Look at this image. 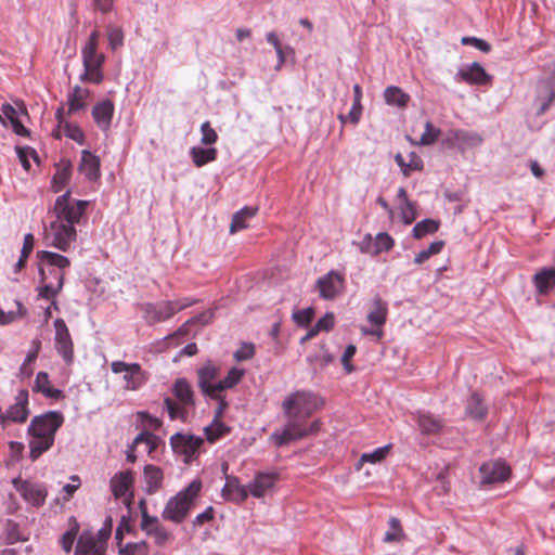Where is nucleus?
<instances>
[{
    "mask_svg": "<svg viewBox=\"0 0 555 555\" xmlns=\"http://www.w3.org/2000/svg\"><path fill=\"white\" fill-rule=\"evenodd\" d=\"M357 348L354 345H348L341 357V364L347 373L354 371V366L350 363L351 358L356 354Z\"/></svg>",
    "mask_w": 555,
    "mask_h": 555,
    "instance_id": "nucleus-55",
    "label": "nucleus"
},
{
    "mask_svg": "<svg viewBox=\"0 0 555 555\" xmlns=\"http://www.w3.org/2000/svg\"><path fill=\"white\" fill-rule=\"evenodd\" d=\"M12 485L29 505L36 508L44 505L48 496V488L44 483L16 477L12 480Z\"/></svg>",
    "mask_w": 555,
    "mask_h": 555,
    "instance_id": "nucleus-11",
    "label": "nucleus"
},
{
    "mask_svg": "<svg viewBox=\"0 0 555 555\" xmlns=\"http://www.w3.org/2000/svg\"><path fill=\"white\" fill-rule=\"evenodd\" d=\"M388 525L389 530L385 533L384 542H399L404 539V532L398 518L390 517Z\"/></svg>",
    "mask_w": 555,
    "mask_h": 555,
    "instance_id": "nucleus-38",
    "label": "nucleus"
},
{
    "mask_svg": "<svg viewBox=\"0 0 555 555\" xmlns=\"http://www.w3.org/2000/svg\"><path fill=\"white\" fill-rule=\"evenodd\" d=\"M373 309L367 314V320L371 324L383 326L387 319V302L379 296H376L372 302Z\"/></svg>",
    "mask_w": 555,
    "mask_h": 555,
    "instance_id": "nucleus-35",
    "label": "nucleus"
},
{
    "mask_svg": "<svg viewBox=\"0 0 555 555\" xmlns=\"http://www.w3.org/2000/svg\"><path fill=\"white\" fill-rule=\"evenodd\" d=\"M461 80L470 85H487L491 77L486 73L485 68L477 62H474L465 68H461L457 73Z\"/></svg>",
    "mask_w": 555,
    "mask_h": 555,
    "instance_id": "nucleus-24",
    "label": "nucleus"
},
{
    "mask_svg": "<svg viewBox=\"0 0 555 555\" xmlns=\"http://www.w3.org/2000/svg\"><path fill=\"white\" fill-rule=\"evenodd\" d=\"M395 245L393 238L386 232H380L376 235L374 242L373 254L377 255L383 251H389Z\"/></svg>",
    "mask_w": 555,
    "mask_h": 555,
    "instance_id": "nucleus-43",
    "label": "nucleus"
},
{
    "mask_svg": "<svg viewBox=\"0 0 555 555\" xmlns=\"http://www.w3.org/2000/svg\"><path fill=\"white\" fill-rule=\"evenodd\" d=\"M108 43L112 50H116L124 44V33L120 28L114 27L108 29Z\"/></svg>",
    "mask_w": 555,
    "mask_h": 555,
    "instance_id": "nucleus-52",
    "label": "nucleus"
},
{
    "mask_svg": "<svg viewBox=\"0 0 555 555\" xmlns=\"http://www.w3.org/2000/svg\"><path fill=\"white\" fill-rule=\"evenodd\" d=\"M91 92L87 88L75 86L67 96L68 114L76 113L87 106Z\"/></svg>",
    "mask_w": 555,
    "mask_h": 555,
    "instance_id": "nucleus-29",
    "label": "nucleus"
},
{
    "mask_svg": "<svg viewBox=\"0 0 555 555\" xmlns=\"http://www.w3.org/2000/svg\"><path fill=\"white\" fill-rule=\"evenodd\" d=\"M172 393L178 402L167 397L164 399L165 409L171 421L188 418V409L194 408V391L191 384L185 378H178L172 385Z\"/></svg>",
    "mask_w": 555,
    "mask_h": 555,
    "instance_id": "nucleus-8",
    "label": "nucleus"
},
{
    "mask_svg": "<svg viewBox=\"0 0 555 555\" xmlns=\"http://www.w3.org/2000/svg\"><path fill=\"white\" fill-rule=\"evenodd\" d=\"M72 481H75V485L67 483L63 487V491L67 494L66 500H69L75 491L80 487V478L77 475H73L70 477Z\"/></svg>",
    "mask_w": 555,
    "mask_h": 555,
    "instance_id": "nucleus-61",
    "label": "nucleus"
},
{
    "mask_svg": "<svg viewBox=\"0 0 555 555\" xmlns=\"http://www.w3.org/2000/svg\"><path fill=\"white\" fill-rule=\"evenodd\" d=\"M280 476L275 472H259L254 479L245 486V498L250 494L257 499H266L273 496L275 486Z\"/></svg>",
    "mask_w": 555,
    "mask_h": 555,
    "instance_id": "nucleus-13",
    "label": "nucleus"
},
{
    "mask_svg": "<svg viewBox=\"0 0 555 555\" xmlns=\"http://www.w3.org/2000/svg\"><path fill=\"white\" fill-rule=\"evenodd\" d=\"M242 229H243V209H241L234 214L232 223L230 227V232L236 233Z\"/></svg>",
    "mask_w": 555,
    "mask_h": 555,
    "instance_id": "nucleus-62",
    "label": "nucleus"
},
{
    "mask_svg": "<svg viewBox=\"0 0 555 555\" xmlns=\"http://www.w3.org/2000/svg\"><path fill=\"white\" fill-rule=\"evenodd\" d=\"M140 443H145L149 448V452H152L156 448L157 437L152 433L143 431L133 440V446H138Z\"/></svg>",
    "mask_w": 555,
    "mask_h": 555,
    "instance_id": "nucleus-51",
    "label": "nucleus"
},
{
    "mask_svg": "<svg viewBox=\"0 0 555 555\" xmlns=\"http://www.w3.org/2000/svg\"><path fill=\"white\" fill-rule=\"evenodd\" d=\"M465 413L468 417L476 421H482L487 416L488 409L477 392H473L467 398Z\"/></svg>",
    "mask_w": 555,
    "mask_h": 555,
    "instance_id": "nucleus-30",
    "label": "nucleus"
},
{
    "mask_svg": "<svg viewBox=\"0 0 555 555\" xmlns=\"http://www.w3.org/2000/svg\"><path fill=\"white\" fill-rule=\"evenodd\" d=\"M92 5L94 10L108 13L113 8V0H93Z\"/></svg>",
    "mask_w": 555,
    "mask_h": 555,
    "instance_id": "nucleus-63",
    "label": "nucleus"
},
{
    "mask_svg": "<svg viewBox=\"0 0 555 555\" xmlns=\"http://www.w3.org/2000/svg\"><path fill=\"white\" fill-rule=\"evenodd\" d=\"M55 328V349L63 358L66 364H72L74 361V343L69 330L63 319L54 321Z\"/></svg>",
    "mask_w": 555,
    "mask_h": 555,
    "instance_id": "nucleus-17",
    "label": "nucleus"
},
{
    "mask_svg": "<svg viewBox=\"0 0 555 555\" xmlns=\"http://www.w3.org/2000/svg\"><path fill=\"white\" fill-rule=\"evenodd\" d=\"M64 132L65 135L75 142L82 144L85 141L83 131L76 124L64 122Z\"/></svg>",
    "mask_w": 555,
    "mask_h": 555,
    "instance_id": "nucleus-47",
    "label": "nucleus"
},
{
    "mask_svg": "<svg viewBox=\"0 0 555 555\" xmlns=\"http://www.w3.org/2000/svg\"><path fill=\"white\" fill-rule=\"evenodd\" d=\"M40 346H41V343L39 340H34L33 341L34 348L28 352L24 362L33 365V363L36 361V359L38 357Z\"/></svg>",
    "mask_w": 555,
    "mask_h": 555,
    "instance_id": "nucleus-64",
    "label": "nucleus"
},
{
    "mask_svg": "<svg viewBox=\"0 0 555 555\" xmlns=\"http://www.w3.org/2000/svg\"><path fill=\"white\" fill-rule=\"evenodd\" d=\"M440 133H441L440 129L434 127L431 121L427 120L425 122V131L421 135L420 140L417 142H415V144L423 145V146L431 145L437 141Z\"/></svg>",
    "mask_w": 555,
    "mask_h": 555,
    "instance_id": "nucleus-41",
    "label": "nucleus"
},
{
    "mask_svg": "<svg viewBox=\"0 0 555 555\" xmlns=\"http://www.w3.org/2000/svg\"><path fill=\"white\" fill-rule=\"evenodd\" d=\"M89 204L88 201L80 199L73 202L69 191L59 196L53 208L55 219L44 230L46 243L67 251L77 237L75 224L79 223Z\"/></svg>",
    "mask_w": 555,
    "mask_h": 555,
    "instance_id": "nucleus-2",
    "label": "nucleus"
},
{
    "mask_svg": "<svg viewBox=\"0 0 555 555\" xmlns=\"http://www.w3.org/2000/svg\"><path fill=\"white\" fill-rule=\"evenodd\" d=\"M402 220L405 224L412 223L416 218V211L413 203L406 201L401 207Z\"/></svg>",
    "mask_w": 555,
    "mask_h": 555,
    "instance_id": "nucleus-58",
    "label": "nucleus"
},
{
    "mask_svg": "<svg viewBox=\"0 0 555 555\" xmlns=\"http://www.w3.org/2000/svg\"><path fill=\"white\" fill-rule=\"evenodd\" d=\"M194 302L195 301L190 298L146 302L141 305V311L143 312L145 322L153 325L169 320L179 311L194 305Z\"/></svg>",
    "mask_w": 555,
    "mask_h": 555,
    "instance_id": "nucleus-9",
    "label": "nucleus"
},
{
    "mask_svg": "<svg viewBox=\"0 0 555 555\" xmlns=\"http://www.w3.org/2000/svg\"><path fill=\"white\" fill-rule=\"evenodd\" d=\"M111 370L115 374H122L124 388L126 390H138L149 379V374L139 363H127L124 361H113Z\"/></svg>",
    "mask_w": 555,
    "mask_h": 555,
    "instance_id": "nucleus-10",
    "label": "nucleus"
},
{
    "mask_svg": "<svg viewBox=\"0 0 555 555\" xmlns=\"http://www.w3.org/2000/svg\"><path fill=\"white\" fill-rule=\"evenodd\" d=\"M481 483L492 485L508 479L511 468L503 461H489L480 466Z\"/></svg>",
    "mask_w": 555,
    "mask_h": 555,
    "instance_id": "nucleus-18",
    "label": "nucleus"
},
{
    "mask_svg": "<svg viewBox=\"0 0 555 555\" xmlns=\"http://www.w3.org/2000/svg\"><path fill=\"white\" fill-rule=\"evenodd\" d=\"M314 317V310L312 307H308L301 310L293 312V320L299 327H307Z\"/></svg>",
    "mask_w": 555,
    "mask_h": 555,
    "instance_id": "nucleus-44",
    "label": "nucleus"
},
{
    "mask_svg": "<svg viewBox=\"0 0 555 555\" xmlns=\"http://www.w3.org/2000/svg\"><path fill=\"white\" fill-rule=\"evenodd\" d=\"M115 112V105L111 100L98 102L92 108V117L98 127L103 131H108Z\"/></svg>",
    "mask_w": 555,
    "mask_h": 555,
    "instance_id": "nucleus-22",
    "label": "nucleus"
},
{
    "mask_svg": "<svg viewBox=\"0 0 555 555\" xmlns=\"http://www.w3.org/2000/svg\"><path fill=\"white\" fill-rule=\"evenodd\" d=\"M439 221L434 219H424L420 222H417L413 230L412 235L414 238H422L428 234H434L439 230Z\"/></svg>",
    "mask_w": 555,
    "mask_h": 555,
    "instance_id": "nucleus-37",
    "label": "nucleus"
},
{
    "mask_svg": "<svg viewBox=\"0 0 555 555\" xmlns=\"http://www.w3.org/2000/svg\"><path fill=\"white\" fill-rule=\"evenodd\" d=\"M405 167L409 177L413 171H422L424 168V162L415 152H411Z\"/></svg>",
    "mask_w": 555,
    "mask_h": 555,
    "instance_id": "nucleus-54",
    "label": "nucleus"
},
{
    "mask_svg": "<svg viewBox=\"0 0 555 555\" xmlns=\"http://www.w3.org/2000/svg\"><path fill=\"white\" fill-rule=\"evenodd\" d=\"M2 114H0V121L4 124V118H7L13 131L22 137H26L29 134L28 130L23 126L21 120L18 119V112L9 103H4L1 107Z\"/></svg>",
    "mask_w": 555,
    "mask_h": 555,
    "instance_id": "nucleus-33",
    "label": "nucleus"
},
{
    "mask_svg": "<svg viewBox=\"0 0 555 555\" xmlns=\"http://www.w3.org/2000/svg\"><path fill=\"white\" fill-rule=\"evenodd\" d=\"M384 100L390 106L406 107L411 96L397 86H389L384 91Z\"/></svg>",
    "mask_w": 555,
    "mask_h": 555,
    "instance_id": "nucleus-34",
    "label": "nucleus"
},
{
    "mask_svg": "<svg viewBox=\"0 0 555 555\" xmlns=\"http://www.w3.org/2000/svg\"><path fill=\"white\" fill-rule=\"evenodd\" d=\"M28 415V391L22 389L15 397V403L5 412L7 422L10 421L22 424L26 422Z\"/></svg>",
    "mask_w": 555,
    "mask_h": 555,
    "instance_id": "nucleus-20",
    "label": "nucleus"
},
{
    "mask_svg": "<svg viewBox=\"0 0 555 555\" xmlns=\"http://www.w3.org/2000/svg\"><path fill=\"white\" fill-rule=\"evenodd\" d=\"M308 361L310 363L319 362L321 366H327L334 361V357L322 346L321 352L315 356H309Z\"/></svg>",
    "mask_w": 555,
    "mask_h": 555,
    "instance_id": "nucleus-53",
    "label": "nucleus"
},
{
    "mask_svg": "<svg viewBox=\"0 0 555 555\" xmlns=\"http://www.w3.org/2000/svg\"><path fill=\"white\" fill-rule=\"evenodd\" d=\"M100 34L93 30L81 50L83 73L79 79L82 82L100 85L104 80L103 64L105 55L98 51Z\"/></svg>",
    "mask_w": 555,
    "mask_h": 555,
    "instance_id": "nucleus-7",
    "label": "nucleus"
},
{
    "mask_svg": "<svg viewBox=\"0 0 555 555\" xmlns=\"http://www.w3.org/2000/svg\"><path fill=\"white\" fill-rule=\"evenodd\" d=\"M225 483L222 489V496L232 502H243V486L240 478L228 475L225 472Z\"/></svg>",
    "mask_w": 555,
    "mask_h": 555,
    "instance_id": "nucleus-32",
    "label": "nucleus"
},
{
    "mask_svg": "<svg viewBox=\"0 0 555 555\" xmlns=\"http://www.w3.org/2000/svg\"><path fill=\"white\" fill-rule=\"evenodd\" d=\"M170 444L175 453L184 457V463H191L198 457L204 440L191 434L177 433L170 438Z\"/></svg>",
    "mask_w": 555,
    "mask_h": 555,
    "instance_id": "nucleus-12",
    "label": "nucleus"
},
{
    "mask_svg": "<svg viewBox=\"0 0 555 555\" xmlns=\"http://www.w3.org/2000/svg\"><path fill=\"white\" fill-rule=\"evenodd\" d=\"M243 371L232 367L224 377L221 375V366L208 361L197 370V386L203 396L217 402L216 418H219L228 403L227 391L232 389L242 378Z\"/></svg>",
    "mask_w": 555,
    "mask_h": 555,
    "instance_id": "nucleus-3",
    "label": "nucleus"
},
{
    "mask_svg": "<svg viewBox=\"0 0 555 555\" xmlns=\"http://www.w3.org/2000/svg\"><path fill=\"white\" fill-rule=\"evenodd\" d=\"M16 310H10L5 312L0 307V324L5 325L13 321H15L18 318H22L26 314V309L24 308L23 304L18 300H15Z\"/></svg>",
    "mask_w": 555,
    "mask_h": 555,
    "instance_id": "nucleus-42",
    "label": "nucleus"
},
{
    "mask_svg": "<svg viewBox=\"0 0 555 555\" xmlns=\"http://www.w3.org/2000/svg\"><path fill=\"white\" fill-rule=\"evenodd\" d=\"M16 152H17V155H18V158H20V162L22 163L23 167L25 170H29L30 169V163H29V158H34L35 160L38 159V155H37V152L31 149V147H16Z\"/></svg>",
    "mask_w": 555,
    "mask_h": 555,
    "instance_id": "nucleus-49",
    "label": "nucleus"
},
{
    "mask_svg": "<svg viewBox=\"0 0 555 555\" xmlns=\"http://www.w3.org/2000/svg\"><path fill=\"white\" fill-rule=\"evenodd\" d=\"M36 257L40 275L38 297L52 300V306L57 311L56 296L64 286L65 270L70 267V260L66 256L48 250L37 251Z\"/></svg>",
    "mask_w": 555,
    "mask_h": 555,
    "instance_id": "nucleus-4",
    "label": "nucleus"
},
{
    "mask_svg": "<svg viewBox=\"0 0 555 555\" xmlns=\"http://www.w3.org/2000/svg\"><path fill=\"white\" fill-rule=\"evenodd\" d=\"M416 423L423 435H437L443 428V422L428 412H417Z\"/></svg>",
    "mask_w": 555,
    "mask_h": 555,
    "instance_id": "nucleus-28",
    "label": "nucleus"
},
{
    "mask_svg": "<svg viewBox=\"0 0 555 555\" xmlns=\"http://www.w3.org/2000/svg\"><path fill=\"white\" fill-rule=\"evenodd\" d=\"M75 555H105V546L94 533L85 531L78 538Z\"/></svg>",
    "mask_w": 555,
    "mask_h": 555,
    "instance_id": "nucleus-21",
    "label": "nucleus"
},
{
    "mask_svg": "<svg viewBox=\"0 0 555 555\" xmlns=\"http://www.w3.org/2000/svg\"><path fill=\"white\" fill-rule=\"evenodd\" d=\"M134 474L127 469L116 473L109 480V487L115 499H124L127 507L133 502Z\"/></svg>",
    "mask_w": 555,
    "mask_h": 555,
    "instance_id": "nucleus-15",
    "label": "nucleus"
},
{
    "mask_svg": "<svg viewBox=\"0 0 555 555\" xmlns=\"http://www.w3.org/2000/svg\"><path fill=\"white\" fill-rule=\"evenodd\" d=\"M150 547L146 542L128 543L120 548L121 555H149Z\"/></svg>",
    "mask_w": 555,
    "mask_h": 555,
    "instance_id": "nucleus-45",
    "label": "nucleus"
},
{
    "mask_svg": "<svg viewBox=\"0 0 555 555\" xmlns=\"http://www.w3.org/2000/svg\"><path fill=\"white\" fill-rule=\"evenodd\" d=\"M344 284L343 275L334 270L321 276L317 282L320 296L324 299H334L343 292Z\"/></svg>",
    "mask_w": 555,
    "mask_h": 555,
    "instance_id": "nucleus-19",
    "label": "nucleus"
},
{
    "mask_svg": "<svg viewBox=\"0 0 555 555\" xmlns=\"http://www.w3.org/2000/svg\"><path fill=\"white\" fill-rule=\"evenodd\" d=\"M225 431L227 428L218 422H215L210 426L205 427L206 438L211 443L221 438Z\"/></svg>",
    "mask_w": 555,
    "mask_h": 555,
    "instance_id": "nucleus-48",
    "label": "nucleus"
},
{
    "mask_svg": "<svg viewBox=\"0 0 555 555\" xmlns=\"http://www.w3.org/2000/svg\"><path fill=\"white\" fill-rule=\"evenodd\" d=\"M190 156L196 167H202L217 158V150L215 147L194 146L190 150Z\"/></svg>",
    "mask_w": 555,
    "mask_h": 555,
    "instance_id": "nucleus-36",
    "label": "nucleus"
},
{
    "mask_svg": "<svg viewBox=\"0 0 555 555\" xmlns=\"http://www.w3.org/2000/svg\"><path fill=\"white\" fill-rule=\"evenodd\" d=\"M462 43L472 44L483 53H489L491 51V46L487 41L477 37H464L462 38Z\"/></svg>",
    "mask_w": 555,
    "mask_h": 555,
    "instance_id": "nucleus-57",
    "label": "nucleus"
},
{
    "mask_svg": "<svg viewBox=\"0 0 555 555\" xmlns=\"http://www.w3.org/2000/svg\"><path fill=\"white\" fill-rule=\"evenodd\" d=\"M533 285L541 295H546L555 288V268H543L533 275Z\"/></svg>",
    "mask_w": 555,
    "mask_h": 555,
    "instance_id": "nucleus-27",
    "label": "nucleus"
},
{
    "mask_svg": "<svg viewBox=\"0 0 555 555\" xmlns=\"http://www.w3.org/2000/svg\"><path fill=\"white\" fill-rule=\"evenodd\" d=\"M201 490L202 481L199 479H195L185 489L170 498L162 513L163 519L175 524L183 522L189 516L194 505V501L198 496Z\"/></svg>",
    "mask_w": 555,
    "mask_h": 555,
    "instance_id": "nucleus-6",
    "label": "nucleus"
},
{
    "mask_svg": "<svg viewBox=\"0 0 555 555\" xmlns=\"http://www.w3.org/2000/svg\"><path fill=\"white\" fill-rule=\"evenodd\" d=\"M325 402L319 395L308 390H297L287 396L282 409L286 424L281 430H275L271 439L278 447L315 435L321 429V421L308 423V418L324 406Z\"/></svg>",
    "mask_w": 555,
    "mask_h": 555,
    "instance_id": "nucleus-1",
    "label": "nucleus"
},
{
    "mask_svg": "<svg viewBox=\"0 0 555 555\" xmlns=\"http://www.w3.org/2000/svg\"><path fill=\"white\" fill-rule=\"evenodd\" d=\"M33 391L42 393L46 398L53 400H60L65 397L62 390L54 388L51 385L49 375L46 372H39L37 374Z\"/></svg>",
    "mask_w": 555,
    "mask_h": 555,
    "instance_id": "nucleus-26",
    "label": "nucleus"
},
{
    "mask_svg": "<svg viewBox=\"0 0 555 555\" xmlns=\"http://www.w3.org/2000/svg\"><path fill=\"white\" fill-rule=\"evenodd\" d=\"M100 166V158L96 155L87 150L82 151L78 170L86 179L91 182L99 180L101 177Z\"/></svg>",
    "mask_w": 555,
    "mask_h": 555,
    "instance_id": "nucleus-23",
    "label": "nucleus"
},
{
    "mask_svg": "<svg viewBox=\"0 0 555 555\" xmlns=\"http://www.w3.org/2000/svg\"><path fill=\"white\" fill-rule=\"evenodd\" d=\"M70 173L72 170L68 164L57 168L52 180V188L54 192H60L68 183Z\"/></svg>",
    "mask_w": 555,
    "mask_h": 555,
    "instance_id": "nucleus-40",
    "label": "nucleus"
},
{
    "mask_svg": "<svg viewBox=\"0 0 555 555\" xmlns=\"http://www.w3.org/2000/svg\"><path fill=\"white\" fill-rule=\"evenodd\" d=\"M214 518V508L211 506L207 507L203 513L198 514L193 520V525L202 526Z\"/></svg>",
    "mask_w": 555,
    "mask_h": 555,
    "instance_id": "nucleus-59",
    "label": "nucleus"
},
{
    "mask_svg": "<svg viewBox=\"0 0 555 555\" xmlns=\"http://www.w3.org/2000/svg\"><path fill=\"white\" fill-rule=\"evenodd\" d=\"M555 101V62L551 66V74L538 81L535 102L539 104L537 114H545Z\"/></svg>",
    "mask_w": 555,
    "mask_h": 555,
    "instance_id": "nucleus-16",
    "label": "nucleus"
},
{
    "mask_svg": "<svg viewBox=\"0 0 555 555\" xmlns=\"http://www.w3.org/2000/svg\"><path fill=\"white\" fill-rule=\"evenodd\" d=\"M202 139L201 142L204 145H211L217 142L218 134L216 130L211 127L209 121H205L201 126Z\"/></svg>",
    "mask_w": 555,
    "mask_h": 555,
    "instance_id": "nucleus-46",
    "label": "nucleus"
},
{
    "mask_svg": "<svg viewBox=\"0 0 555 555\" xmlns=\"http://www.w3.org/2000/svg\"><path fill=\"white\" fill-rule=\"evenodd\" d=\"M362 114V104L353 102L352 107L348 114V119L351 124L357 125L360 121Z\"/></svg>",
    "mask_w": 555,
    "mask_h": 555,
    "instance_id": "nucleus-60",
    "label": "nucleus"
},
{
    "mask_svg": "<svg viewBox=\"0 0 555 555\" xmlns=\"http://www.w3.org/2000/svg\"><path fill=\"white\" fill-rule=\"evenodd\" d=\"M335 324V318L334 314L331 312H327L324 317L318 320L315 325L313 326L318 333L321 331L328 332L334 327Z\"/></svg>",
    "mask_w": 555,
    "mask_h": 555,
    "instance_id": "nucleus-56",
    "label": "nucleus"
},
{
    "mask_svg": "<svg viewBox=\"0 0 555 555\" xmlns=\"http://www.w3.org/2000/svg\"><path fill=\"white\" fill-rule=\"evenodd\" d=\"M139 507L142 514L141 529L154 539L155 544L164 546L171 541L172 534L159 522L158 518L149 515L144 499L139 502Z\"/></svg>",
    "mask_w": 555,
    "mask_h": 555,
    "instance_id": "nucleus-14",
    "label": "nucleus"
},
{
    "mask_svg": "<svg viewBox=\"0 0 555 555\" xmlns=\"http://www.w3.org/2000/svg\"><path fill=\"white\" fill-rule=\"evenodd\" d=\"M64 423V416L59 411H50L35 416L28 427L29 453L33 461L51 449L55 434Z\"/></svg>",
    "mask_w": 555,
    "mask_h": 555,
    "instance_id": "nucleus-5",
    "label": "nucleus"
},
{
    "mask_svg": "<svg viewBox=\"0 0 555 555\" xmlns=\"http://www.w3.org/2000/svg\"><path fill=\"white\" fill-rule=\"evenodd\" d=\"M164 473L155 465H146L144 467V481L146 485V492L154 494L163 487Z\"/></svg>",
    "mask_w": 555,
    "mask_h": 555,
    "instance_id": "nucleus-31",
    "label": "nucleus"
},
{
    "mask_svg": "<svg viewBox=\"0 0 555 555\" xmlns=\"http://www.w3.org/2000/svg\"><path fill=\"white\" fill-rule=\"evenodd\" d=\"M78 531L79 524L75 518H72V527L60 539V544L64 552L70 553Z\"/></svg>",
    "mask_w": 555,
    "mask_h": 555,
    "instance_id": "nucleus-39",
    "label": "nucleus"
},
{
    "mask_svg": "<svg viewBox=\"0 0 555 555\" xmlns=\"http://www.w3.org/2000/svg\"><path fill=\"white\" fill-rule=\"evenodd\" d=\"M388 450H389V446L377 448L376 450H374L371 453L362 454L361 461L370 462V463H378L386 457Z\"/></svg>",
    "mask_w": 555,
    "mask_h": 555,
    "instance_id": "nucleus-50",
    "label": "nucleus"
},
{
    "mask_svg": "<svg viewBox=\"0 0 555 555\" xmlns=\"http://www.w3.org/2000/svg\"><path fill=\"white\" fill-rule=\"evenodd\" d=\"M450 141L459 149L466 150L480 145L483 138L478 132L460 129L450 132Z\"/></svg>",
    "mask_w": 555,
    "mask_h": 555,
    "instance_id": "nucleus-25",
    "label": "nucleus"
}]
</instances>
